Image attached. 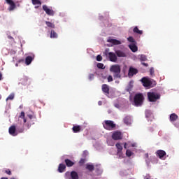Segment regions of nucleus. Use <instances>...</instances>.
I'll return each instance as SVG.
<instances>
[{
	"instance_id": "1",
	"label": "nucleus",
	"mask_w": 179,
	"mask_h": 179,
	"mask_svg": "<svg viewBox=\"0 0 179 179\" xmlns=\"http://www.w3.org/2000/svg\"><path fill=\"white\" fill-rule=\"evenodd\" d=\"M145 100V97L143 94L138 93L136 94L134 97L133 106L135 107H142L143 106V101Z\"/></svg>"
},
{
	"instance_id": "2",
	"label": "nucleus",
	"mask_w": 179,
	"mask_h": 179,
	"mask_svg": "<svg viewBox=\"0 0 179 179\" xmlns=\"http://www.w3.org/2000/svg\"><path fill=\"white\" fill-rule=\"evenodd\" d=\"M110 72H112L113 74V78L115 79H121V66L118 64H115L111 66L110 68Z\"/></svg>"
},
{
	"instance_id": "3",
	"label": "nucleus",
	"mask_w": 179,
	"mask_h": 179,
	"mask_svg": "<svg viewBox=\"0 0 179 179\" xmlns=\"http://www.w3.org/2000/svg\"><path fill=\"white\" fill-rule=\"evenodd\" d=\"M103 127L104 129H106V131H114L117 127V124H115L113 120H105L103 122Z\"/></svg>"
},
{
	"instance_id": "4",
	"label": "nucleus",
	"mask_w": 179,
	"mask_h": 179,
	"mask_svg": "<svg viewBox=\"0 0 179 179\" xmlns=\"http://www.w3.org/2000/svg\"><path fill=\"white\" fill-rule=\"evenodd\" d=\"M147 96L149 101L151 103H155V101H157V100L160 99V94L156 92H148Z\"/></svg>"
},
{
	"instance_id": "5",
	"label": "nucleus",
	"mask_w": 179,
	"mask_h": 179,
	"mask_svg": "<svg viewBox=\"0 0 179 179\" xmlns=\"http://www.w3.org/2000/svg\"><path fill=\"white\" fill-rule=\"evenodd\" d=\"M64 178L66 179H79V175L75 171H72L71 172L67 171L65 173Z\"/></svg>"
},
{
	"instance_id": "6",
	"label": "nucleus",
	"mask_w": 179,
	"mask_h": 179,
	"mask_svg": "<svg viewBox=\"0 0 179 179\" xmlns=\"http://www.w3.org/2000/svg\"><path fill=\"white\" fill-rule=\"evenodd\" d=\"M141 82L145 87H149V86H152V85L156 86V81H152L145 77L142 78Z\"/></svg>"
},
{
	"instance_id": "7",
	"label": "nucleus",
	"mask_w": 179,
	"mask_h": 179,
	"mask_svg": "<svg viewBox=\"0 0 179 179\" xmlns=\"http://www.w3.org/2000/svg\"><path fill=\"white\" fill-rule=\"evenodd\" d=\"M8 133L11 136H17V131L16 130V126L12 125L8 129Z\"/></svg>"
},
{
	"instance_id": "8",
	"label": "nucleus",
	"mask_w": 179,
	"mask_h": 179,
	"mask_svg": "<svg viewBox=\"0 0 179 179\" xmlns=\"http://www.w3.org/2000/svg\"><path fill=\"white\" fill-rule=\"evenodd\" d=\"M108 58L111 62H117L118 58L117 57V55L113 52H110L108 53Z\"/></svg>"
},
{
	"instance_id": "9",
	"label": "nucleus",
	"mask_w": 179,
	"mask_h": 179,
	"mask_svg": "<svg viewBox=\"0 0 179 179\" xmlns=\"http://www.w3.org/2000/svg\"><path fill=\"white\" fill-rule=\"evenodd\" d=\"M112 138L114 141H120V139H122V134L120 131H115L112 135Z\"/></svg>"
},
{
	"instance_id": "10",
	"label": "nucleus",
	"mask_w": 179,
	"mask_h": 179,
	"mask_svg": "<svg viewBox=\"0 0 179 179\" xmlns=\"http://www.w3.org/2000/svg\"><path fill=\"white\" fill-rule=\"evenodd\" d=\"M115 146L117 149V154L119 156V159H121V157H122V146L120 143H116Z\"/></svg>"
},
{
	"instance_id": "11",
	"label": "nucleus",
	"mask_w": 179,
	"mask_h": 179,
	"mask_svg": "<svg viewBox=\"0 0 179 179\" xmlns=\"http://www.w3.org/2000/svg\"><path fill=\"white\" fill-rule=\"evenodd\" d=\"M43 9L49 16H54V10L48 8V7L45 5L43 6Z\"/></svg>"
},
{
	"instance_id": "12",
	"label": "nucleus",
	"mask_w": 179,
	"mask_h": 179,
	"mask_svg": "<svg viewBox=\"0 0 179 179\" xmlns=\"http://www.w3.org/2000/svg\"><path fill=\"white\" fill-rule=\"evenodd\" d=\"M115 54L119 58H125V57H127V53H125V52H124L122 50H115Z\"/></svg>"
},
{
	"instance_id": "13",
	"label": "nucleus",
	"mask_w": 179,
	"mask_h": 179,
	"mask_svg": "<svg viewBox=\"0 0 179 179\" xmlns=\"http://www.w3.org/2000/svg\"><path fill=\"white\" fill-rule=\"evenodd\" d=\"M101 89L105 94H110V87H108L107 84H103Z\"/></svg>"
},
{
	"instance_id": "14",
	"label": "nucleus",
	"mask_w": 179,
	"mask_h": 179,
	"mask_svg": "<svg viewBox=\"0 0 179 179\" xmlns=\"http://www.w3.org/2000/svg\"><path fill=\"white\" fill-rule=\"evenodd\" d=\"M156 155L159 158V159H163V157H164V156H166V151L164 150H158L157 152H156Z\"/></svg>"
},
{
	"instance_id": "15",
	"label": "nucleus",
	"mask_w": 179,
	"mask_h": 179,
	"mask_svg": "<svg viewBox=\"0 0 179 179\" xmlns=\"http://www.w3.org/2000/svg\"><path fill=\"white\" fill-rule=\"evenodd\" d=\"M136 73H138V69L134 67L129 68V73H128L129 76H134V75H136Z\"/></svg>"
},
{
	"instance_id": "16",
	"label": "nucleus",
	"mask_w": 179,
	"mask_h": 179,
	"mask_svg": "<svg viewBox=\"0 0 179 179\" xmlns=\"http://www.w3.org/2000/svg\"><path fill=\"white\" fill-rule=\"evenodd\" d=\"M21 83L24 85H28L29 86H30V83H31V81L30 80V79H29V78L24 77L21 79Z\"/></svg>"
},
{
	"instance_id": "17",
	"label": "nucleus",
	"mask_w": 179,
	"mask_h": 179,
	"mask_svg": "<svg viewBox=\"0 0 179 179\" xmlns=\"http://www.w3.org/2000/svg\"><path fill=\"white\" fill-rule=\"evenodd\" d=\"M6 3L10 5L9 9L10 10H13V9L16 8V4H15V2L13 0H6Z\"/></svg>"
},
{
	"instance_id": "18",
	"label": "nucleus",
	"mask_w": 179,
	"mask_h": 179,
	"mask_svg": "<svg viewBox=\"0 0 179 179\" xmlns=\"http://www.w3.org/2000/svg\"><path fill=\"white\" fill-rule=\"evenodd\" d=\"M72 131L74 134H78V132H80V131H83V129H82V127L76 125L73 127Z\"/></svg>"
},
{
	"instance_id": "19",
	"label": "nucleus",
	"mask_w": 179,
	"mask_h": 179,
	"mask_svg": "<svg viewBox=\"0 0 179 179\" xmlns=\"http://www.w3.org/2000/svg\"><path fill=\"white\" fill-rule=\"evenodd\" d=\"M107 42L111 43V44H113V45H120V44H121V41L117 39H108Z\"/></svg>"
},
{
	"instance_id": "20",
	"label": "nucleus",
	"mask_w": 179,
	"mask_h": 179,
	"mask_svg": "<svg viewBox=\"0 0 179 179\" xmlns=\"http://www.w3.org/2000/svg\"><path fill=\"white\" fill-rule=\"evenodd\" d=\"M129 48H130V50H131V51H132V52H136V51H138V46H136V45H135V43L129 45Z\"/></svg>"
},
{
	"instance_id": "21",
	"label": "nucleus",
	"mask_w": 179,
	"mask_h": 179,
	"mask_svg": "<svg viewBox=\"0 0 179 179\" xmlns=\"http://www.w3.org/2000/svg\"><path fill=\"white\" fill-rule=\"evenodd\" d=\"M178 119V115H177V114L176 113L171 114L170 115L171 122H174V121H177Z\"/></svg>"
},
{
	"instance_id": "22",
	"label": "nucleus",
	"mask_w": 179,
	"mask_h": 179,
	"mask_svg": "<svg viewBox=\"0 0 179 179\" xmlns=\"http://www.w3.org/2000/svg\"><path fill=\"white\" fill-rule=\"evenodd\" d=\"M16 130H17V135H19V134H23L24 132V127H20V126H15Z\"/></svg>"
},
{
	"instance_id": "23",
	"label": "nucleus",
	"mask_w": 179,
	"mask_h": 179,
	"mask_svg": "<svg viewBox=\"0 0 179 179\" xmlns=\"http://www.w3.org/2000/svg\"><path fill=\"white\" fill-rule=\"evenodd\" d=\"M65 169H66V166L64 164H60L58 167L59 173H64V171H65Z\"/></svg>"
},
{
	"instance_id": "24",
	"label": "nucleus",
	"mask_w": 179,
	"mask_h": 179,
	"mask_svg": "<svg viewBox=\"0 0 179 179\" xmlns=\"http://www.w3.org/2000/svg\"><path fill=\"white\" fill-rule=\"evenodd\" d=\"M64 162H65V164L67 166V167H72V166H73V164H75V162H72L69 159H66L64 160Z\"/></svg>"
},
{
	"instance_id": "25",
	"label": "nucleus",
	"mask_w": 179,
	"mask_h": 179,
	"mask_svg": "<svg viewBox=\"0 0 179 179\" xmlns=\"http://www.w3.org/2000/svg\"><path fill=\"white\" fill-rule=\"evenodd\" d=\"M34 58L31 56H28L25 58L26 65H30L33 62Z\"/></svg>"
},
{
	"instance_id": "26",
	"label": "nucleus",
	"mask_w": 179,
	"mask_h": 179,
	"mask_svg": "<svg viewBox=\"0 0 179 179\" xmlns=\"http://www.w3.org/2000/svg\"><path fill=\"white\" fill-rule=\"evenodd\" d=\"M50 38H58V34L55 30L50 31Z\"/></svg>"
},
{
	"instance_id": "27",
	"label": "nucleus",
	"mask_w": 179,
	"mask_h": 179,
	"mask_svg": "<svg viewBox=\"0 0 179 179\" xmlns=\"http://www.w3.org/2000/svg\"><path fill=\"white\" fill-rule=\"evenodd\" d=\"M124 124H126V125H129L131 124V117L126 116L124 118Z\"/></svg>"
},
{
	"instance_id": "28",
	"label": "nucleus",
	"mask_w": 179,
	"mask_h": 179,
	"mask_svg": "<svg viewBox=\"0 0 179 179\" xmlns=\"http://www.w3.org/2000/svg\"><path fill=\"white\" fill-rule=\"evenodd\" d=\"M19 117L23 120L24 124H26V122H27V120L25 117L24 112L22 111Z\"/></svg>"
},
{
	"instance_id": "29",
	"label": "nucleus",
	"mask_w": 179,
	"mask_h": 179,
	"mask_svg": "<svg viewBox=\"0 0 179 179\" xmlns=\"http://www.w3.org/2000/svg\"><path fill=\"white\" fill-rule=\"evenodd\" d=\"M45 24L50 29H55V24L51 22L45 21Z\"/></svg>"
},
{
	"instance_id": "30",
	"label": "nucleus",
	"mask_w": 179,
	"mask_h": 179,
	"mask_svg": "<svg viewBox=\"0 0 179 179\" xmlns=\"http://www.w3.org/2000/svg\"><path fill=\"white\" fill-rule=\"evenodd\" d=\"M134 33H136L137 34H143V31L139 30L138 27H135L133 29Z\"/></svg>"
},
{
	"instance_id": "31",
	"label": "nucleus",
	"mask_w": 179,
	"mask_h": 179,
	"mask_svg": "<svg viewBox=\"0 0 179 179\" xmlns=\"http://www.w3.org/2000/svg\"><path fill=\"white\" fill-rule=\"evenodd\" d=\"M87 170H89V171H94V165L89 164H87L86 165Z\"/></svg>"
},
{
	"instance_id": "32",
	"label": "nucleus",
	"mask_w": 179,
	"mask_h": 179,
	"mask_svg": "<svg viewBox=\"0 0 179 179\" xmlns=\"http://www.w3.org/2000/svg\"><path fill=\"white\" fill-rule=\"evenodd\" d=\"M139 59L141 62H143L145 61H148V57H146L145 55H141L139 56Z\"/></svg>"
},
{
	"instance_id": "33",
	"label": "nucleus",
	"mask_w": 179,
	"mask_h": 179,
	"mask_svg": "<svg viewBox=\"0 0 179 179\" xmlns=\"http://www.w3.org/2000/svg\"><path fill=\"white\" fill-rule=\"evenodd\" d=\"M127 40H128V41H129V43H131L132 44H136V41H135V39L132 36H129L127 38Z\"/></svg>"
},
{
	"instance_id": "34",
	"label": "nucleus",
	"mask_w": 179,
	"mask_h": 179,
	"mask_svg": "<svg viewBox=\"0 0 179 179\" xmlns=\"http://www.w3.org/2000/svg\"><path fill=\"white\" fill-rule=\"evenodd\" d=\"M13 99H15V94H10L6 99V101H8V100H13Z\"/></svg>"
},
{
	"instance_id": "35",
	"label": "nucleus",
	"mask_w": 179,
	"mask_h": 179,
	"mask_svg": "<svg viewBox=\"0 0 179 179\" xmlns=\"http://www.w3.org/2000/svg\"><path fill=\"white\" fill-rule=\"evenodd\" d=\"M33 5H41L40 0H32Z\"/></svg>"
},
{
	"instance_id": "36",
	"label": "nucleus",
	"mask_w": 179,
	"mask_h": 179,
	"mask_svg": "<svg viewBox=\"0 0 179 179\" xmlns=\"http://www.w3.org/2000/svg\"><path fill=\"white\" fill-rule=\"evenodd\" d=\"M126 156H127L128 157H131V156H132V151H131L130 150H127Z\"/></svg>"
},
{
	"instance_id": "37",
	"label": "nucleus",
	"mask_w": 179,
	"mask_h": 179,
	"mask_svg": "<svg viewBox=\"0 0 179 179\" xmlns=\"http://www.w3.org/2000/svg\"><path fill=\"white\" fill-rule=\"evenodd\" d=\"M97 68L99 69H104V64L103 63H98Z\"/></svg>"
},
{
	"instance_id": "38",
	"label": "nucleus",
	"mask_w": 179,
	"mask_h": 179,
	"mask_svg": "<svg viewBox=\"0 0 179 179\" xmlns=\"http://www.w3.org/2000/svg\"><path fill=\"white\" fill-rule=\"evenodd\" d=\"M150 73L151 76H155V69L153 67L150 69Z\"/></svg>"
},
{
	"instance_id": "39",
	"label": "nucleus",
	"mask_w": 179,
	"mask_h": 179,
	"mask_svg": "<svg viewBox=\"0 0 179 179\" xmlns=\"http://www.w3.org/2000/svg\"><path fill=\"white\" fill-rule=\"evenodd\" d=\"M96 61H98V62H101V61H103V57H101V55H98L97 56H96Z\"/></svg>"
},
{
	"instance_id": "40",
	"label": "nucleus",
	"mask_w": 179,
	"mask_h": 179,
	"mask_svg": "<svg viewBox=\"0 0 179 179\" xmlns=\"http://www.w3.org/2000/svg\"><path fill=\"white\" fill-rule=\"evenodd\" d=\"M85 162H86V159H81L79 161V164H80V166H83V164H85Z\"/></svg>"
},
{
	"instance_id": "41",
	"label": "nucleus",
	"mask_w": 179,
	"mask_h": 179,
	"mask_svg": "<svg viewBox=\"0 0 179 179\" xmlns=\"http://www.w3.org/2000/svg\"><path fill=\"white\" fill-rule=\"evenodd\" d=\"M5 173L6 174H8V176H12V172L10 171V170L8 169L5 171Z\"/></svg>"
},
{
	"instance_id": "42",
	"label": "nucleus",
	"mask_w": 179,
	"mask_h": 179,
	"mask_svg": "<svg viewBox=\"0 0 179 179\" xmlns=\"http://www.w3.org/2000/svg\"><path fill=\"white\" fill-rule=\"evenodd\" d=\"M108 82H113V76H108Z\"/></svg>"
},
{
	"instance_id": "43",
	"label": "nucleus",
	"mask_w": 179,
	"mask_h": 179,
	"mask_svg": "<svg viewBox=\"0 0 179 179\" xmlns=\"http://www.w3.org/2000/svg\"><path fill=\"white\" fill-rule=\"evenodd\" d=\"M28 118H29L30 120H33V118H34V116H33V115H27Z\"/></svg>"
},
{
	"instance_id": "44",
	"label": "nucleus",
	"mask_w": 179,
	"mask_h": 179,
	"mask_svg": "<svg viewBox=\"0 0 179 179\" xmlns=\"http://www.w3.org/2000/svg\"><path fill=\"white\" fill-rule=\"evenodd\" d=\"M143 66H149V64L148 63L142 62L141 63Z\"/></svg>"
},
{
	"instance_id": "45",
	"label": "nucleus",
	"mask_w": 179,
	"mask_h": 179,
	"mask_svg": "<svg viewBox=\"0 0 179 179\" xmlns=\"http://www.w3.org/2000/svg\"><path fill=\"white\" fill-rule=\"evenodd\" d=\"M25 125L27 127V128H30L31 125L29 123L25 124Z\"/></svg>"
},
{
	"instance_id": "46",
	"label": "nucleus",
	"mask_w": 179,
	"mask_h": 179,
	"mask_svg": "<svg viewBox=\"0 0 179 179\" xmlns=\"http://www.w3.org/2000/svg\"><path fill=\"white\" fill-rule=\"evenodd\" d=\"M94 75H93V74L90 75V79H92V78H94Z\"/></svg>"
},
{
	"instance_id": "47",
	"label": "nucleus",
	"mask_w": 179,
	"mask_h": 179,
	"mask_svg": "<svg viewBox=\"0 0 179 179\" xmlns=\"http://www.w3.org/2000/svg\"><path fill=\"white\" fill-rule=\"evenodd\" d=\"M0 80H2V73H0Z\"/></svg>"
},
{
	"instance_id": "48",
	"label": "nucleus",
	"mask_w": 179,
	"mask_h": 179,
	"mask_svg": "<svg viewBox=\"0 0 179 179\" xmlns=\"http://www.w3.org/2000/svg\"><path fill=\"white\" fill-rule=\"evenodd\" d=\"M24 60L23 59H20L19 61H18V62H23Z\"/></svg>"
},
{
	"instance_id": "49",
	"label": "nucleus",
	"mask_w": 179,
	"mask_h": 179,
	"mask_svg": "<svg viewBox=\"0 0 179 179\" xmlns=\"http://www.w3.org/2000/svg\"><path fill=\"white\" fill-rule=\"evenodd\" d=\"M124 149H127V143H124Z\"/></svg>"
},
{
	"instance_id": "50",
	"label": "nucleus",
	"mask_w": 179,
	"mask_h": 179,
	"mask_svg": "<svg viewBox=\"0 0 179 179\" xmlns=\"http://www.w3.org/2000/svg\"><path fill=\"white\" fill-rule=\"evenodd\" d=\"M145 157L148 159V157H149V154H145Z\"/></svg>"
},
{
	"instance_id": "51",
	"label": "nucleus",
	"mask_w": 179,
	"mask_h": 179,
	"mask_svg": "<svg viewBox=\"0 0 179 179\" xmlns=\"http://www.w3.org/2000/svg\"><path fill=\"white\" fill-rule=\"evenodd\" d=\"M1 179H8V178L3 177Z\"/></svg>"
},
{
	"instance_id": "52",
	"label": "nucleus",
	"mask_w": 179,
	"mask_h": 179,
	"mask_svg": "<svg viewBox=\"0 0 179 179\" xmlns=\"http://www.w3.org/2000/svg\"><path fill=\"white\" fill-rule=\"evenodd\" d=\"M99 106H101V102L99 101Z\"/></svg>"
},
{
	"instance_id": "53",
	"label": "nucleus",
	"mask_w": 179,
	"mask_h": 179,
	"mask_svg": "<svg viewBox=\"0 0 179 179\" xmlns=\"http://www.w3.org/2000/svg\"><path fill=\"white\" fill-rule=\"evenodd\" d=\"M10 179H16V178H11Z\"/></svg>"
},
{
	"instance_id": "54",
	"label": "nucleus",
	"mask_w": 179,
	"mask_h": 179,
	"mask_svg": "<svg viewBox=\"0 0 179 179\" xmlns=\"http://www.w3.org/2000/svg\"><path fill=\"white\" fill-rule=\"evenodd\" d=\"M0 99H2V96L0 95Z\"/></svg>"
},
{
	"instance_id": "55",
	"label": "nucleus",
	"mask_w": 179,
	"mask_h": 179,
	"mask_svg": "<svg viewBox=\"0 0 179 179\" xmlns=\"http://www.w3.org/2000/svg\"><path fill=\"white\" fill-rule=\"evenodd\" d=\"M106 55H107V51L106 52Z\"/></svg>"
},
{
	"instance_id": "56",
	"label": "nucleus",
	"mask_w": 179,
	"mask_h": 179,
	"mask_svg": "<svg viewBox=\"0 0 179 179\" xmlns=\"http://www.w3.org/2000/svg\"><path fill=\"white\" fill-rule=\"evenodd\" d=\"M28 89H30V87H27Z\"/></svg>"
},
{
	"instance_id": "57",
	"label": "nucleus",
	"mask_w": 179,
	"mask_h": 179,
	"mask_svg": "<svg viewBox=\"0 0 179 179\" xmlns=\"http://www.w3.org/2000/svg\"><path fill=\"white\" fill-rule=\"evenodd\" d=\"M145 161L148 162V159H146Z\"/></svg>"
}]
</instances>
